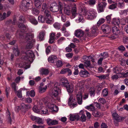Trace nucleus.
<instances>
[{
    "mask_svg": "<svg viewBox=\"0 0 128 128\" xmlns=\"http://www.w3.org/2000/svg\"><path fill=\"white\" fill-rule=\"evenodd\" d=\"M60 83L62 86L65 87L69 84L67 79L65 78H61L60 81Z\"/></svg>",
    "mask_w": 128,
    "mask_h": 128,
    "instance_id": "obj_15",
    "label": "nucleus"
},
{
    "mask_svg": "<svg viewBox=\"0 0 128 128\" xmlns=\"http://www.w3.org/2000/svg\"><path fill=\"white\" fill-rule=\"evenodd\" d=\"M96 89L93 87L91 88L89 90V93L90 96L92 97H94L95 95Z\"/></svg>",
    "mask_w": 128,
    "mask_h": 128,
    "instance_id": "obj_37",
    "label": "nucleus"
},
{
    "mask_svg": "<svg viewBox=\"0 0 128 128\" xmlns=\"http://www.w3.org/2000/svg\"><path fill=\"white\" fill-rule=\"evenodd\" d=\"M97 14L95 10H92L88 11L86 14V17L88 19L92 20L96 17Z\"/></svg>",
    "mask_w": 128,
    "mask_h": 128,
    "instance_id": "obj_5",
    "label": "nucleus"
},
{
    "mask_svg": "<svg viewBox=\"0 0 128 128\" xmlns=\"http://www.w3.org/2000/svg\"><path fill=\"white\" fill-rule=\"evenodd\" d=\"M7 119L8 120V121L10 122V123H11L12 122V121L11 119V118L10 116V113L9 111L8 110L7 112Z\"/></svg>",
    "mask_w": 128,
    "mask_h": 128,
    "instance_id": "obj_54",
    "label": "nucleus"
},
{
    "mask_svg": "<svg viewBox=\"0 0 128 128\" xmlns=\"http://www.w3.org/2000/svg\"><path fill=\"white\" fill-rule=\"evenodd\" d=\"M73 96L71 95L70 96V97L69 98L68 103L70 106H72L74 107L76 106V102L74 99H73Z\"/></svg>",
    "mask_w": 128,
    "mask_h": 128,
    "instance_id": "obj_8",
    "label": "nucleus"
},
{
    "mask_svg": "<svg viewBox=\"0 0 128 128\" xmlns=\"http://www.w3.org/2000/svg\"><path fill=\"white\" fill-rule=\"evenodd\" d=\"M76 98L78 100V103L79 104H81L82 103V93L80 92L76 95Z\"/></svg>",
    "mask_w": 128,
    "mask_h": 128,
    "instance_id": "obj_25",
    "label": "nucleus"
},
{
    "mask_svg": "<svg viewBox=\"0 0 128 128\" xmlns=\"http://www.w3.org/2000/svg\"><path fill=\"white\" fill-rule=\"evenodd\" d=\"M42 100L45 104H48V106L49 109L52 112H56L58 110V107L54 104L56 102L54 99L52 98L48 97L43 98Z\"/></svg>",
    "mask_w": 128,
    "mask_h": 128,
    "instance_id": "obj_3",
    "label": "nucleus"
},
{
    "mask_svg": "<svg viewBox=\"0 0 128 128\" xmlns=\"http://www.w3.org/2000/svg\"><path fill=\"white\" fill-rule=\"evenodd\" d=\"M102 56H103V59H104L107 58L108 56V53L106 52H104L101 54Z\"/></svg>",
    "mask_w": 128,
    "mask_h": 128,
    "instance_id": "obj_58",
    "label": "nucleus"
},
{
    "mask_svg": "<svg viewBox=\"0 0 128 128\" xmlns=\"http://www.w3.org/2000/svg\"><path fill=\"white\" fill-rule=\"evenodd\" d=\"M120 23L119 19L118 18H114L112 19V23L115 25H118Z\"/></svg>",
    "mask_w": 128,
    "mask_h": 128,
    "instance_id": "obj_35",
    "label": "nucleus"
},
{
    "mask_svg": "<svg viewBox=\"0 0 128 128\" xmlns=\"http://www.w3.org/2000/svg\"><path fill=\"white\" fill-rule=\"evenodd\" d=\"M11 13L10 11H8L6 13V14L4 12L3 13L2 15L0 14V21L5 19L6 18L9 16Z\"/></svg>",
    "mask_w": 128,
    "mask_h": 128,
    "instance_id": "obj_14",
    "label": "nucleus"
},
{
    "mask_svg": "<svg viewBox=\"0 0 128 128\" xmlns=\"http://www.w3.org/2000/svg\"><path fill=\"white\" fill-rule=\"evenodd\" d=\"M83 112V111H81L80 112V114H82L81 116V119L82 121L83 122L86 121V118L85 114H82Z\"/></svg>",
    "mask_w": 128,
    "mask_h": 128,
    "instance_id": "obj_40",
    "label": "nucleus"
},
{
    "mask_svg": "<svg viewBox=\"0 0 128 128\" xmlns=\"http://www.w3.org/2000/svg\"><path fill=\"white\" fill-rule=\"evenodd\" d=\"M38 20L39 22L43 23L45 21V18L44 17L41 15L38 17Z\"/></svg>",
    "mask_w": 128,
    "mask_h": 128,
    "instance_id": "obj_44",
    "label": "nucleus"
},
{
    "mask_svg": "<svg viewBox=\"0 0 128 128\" xmlns=\"http://www.w3.org/2000/svg\"><path fill=\"white\" fill-rule=\"evenodd\" d=\"M44 0H34V4L36 7L38 8H40Z\"/></svg>",
    "mask_w": 128,
    "mask_h": 128,
    "instance_id": "obj_24",
    "label": "nucleus"
},
{
    "mask_svg": "<svg viewBox=\"0 0 128 128\" xmlns=\"http://www.w3.org/2000/svg\"><path fill=\"white\" fill-rule=\"evenodd\" d=\"M108 90L107 88H105L104 89L102 93V94L104 97L106 96L108 94Z\"/></svg>",
    "mask_w": 128,
    "mask_h": 128,
    "instance_id": "obj_43",
    "label": "nucleus"
},
{
    "mask_svg": "<svg viewBox=\"0 0 128 128\" xmlns=\"http://www.w3.org/2000/svg\"><path fill=\"white\" fill-rule=\"evenodd\" d=\"M64 11L66 14L70 15L71 14L70 6L68 5H65L64 7Z\"/></svg>",
    "mask_w": 128,
    "mask_h": 128,
    "instance_id": "obj_13",
    "label": "nucleus"
},
{
    "mask_svg": "<svg viewBox=\"0 0 128 128\" xmlns=\"http://www.w3.org/2000/svg\"><path fill=\"white\" fill-rule=\"evenodd\" d=\"M46 23L48 24H52L54 22V20L51 16L46 17Z\"/></svg>",
    "mask_w": 128,
    "mask_h": 128,
    "instance_id": "obj_34",
    "label": "nucleus"
},
{
    "mask_svg": "<svg viewBox=\"0 0 128 128\" xmlns=\"http://www.w3.org/2000/svg\"><path fill=\"white\" fill-rule=\"evenodd\" d=\"M63 6L62 4L59 2L58 4H52L50 6V10L53 12H56L58 11L60 14H62V13Z\"/></svg>",
    "mask_w": 128,
    "mask_h": 128,
    "instance_id": "obj_4",
    "label": "nucleus"
},
{
    "mask_svg": "<svg viewBox=\"0 0 128 128\" xmlns=\"http://www.w3.org/2000/svg\"><path fill=\"white\" fill-rule=\"evenodd\" d=\"M54 27L56 29L59 30L60 28V25L59 23L56 22L53 24Z\"/></svg>",
    "mask_w": 128,
    "mask_h": 128,
    "instance_id": "obj_52",
    "label": "nucleus"
},
{
    "mask_svg": "<svg viewBox=\"0 0 128 128\" xmlns=\"http://www.w3.org/2000/svg\"><path fill=\"white\" fill-rule=\"evenodd\" d=\"M112 115L114 118L116 120H118L119 118V116L116 112H113Z\"/></svg>",
    "mask_w": 128,
    "mask_h": 128,
    "instance_id": "obj_49",
    "label": "nucleus"
},
{
    "mask_svg": "<svg viewBox=\"0 0 128 128\" xmlns=\"http://www.w3.org/2000/svg\"><path fill=\"white\" fill-rule=\"evenodd\" d=\"M95 117H98L100 116V113L97 111H95L92 114Z\"/></svg>",
    "mask_w": 128,
    "mask_h": 128,
    "instance_id": "obj_59",
    "label": "nucleus"
},
{
    "mask_svg": "<svg viewBox=\"0 0 128 128\" xmlns=\"http://www.w3.org/2000/svg\"><path fill=\"white\" fill-rule=\"evenodd\" d=\"M30 95L32 97H33L35 96V92L34 90H32L30 92L28 91L26 92V96Z\"/></svg>",
    "mask_w": 128,
    "mask_h": 128,
    "instance_id": "obj_42",
    "label": "nucleus"
},
{
    "mask_svg": "<svg viewBox=\"0 0 128 128\" xmlns=\"http://www.w3.org/2000/svg\"><path fill=\"white\" fill-rule=\"evenodd\" d=\"M74 85L73 83H70V84H68L66 88L67 91L69 93H72L74 91Z\"/></svg>",
    "mask_w": 128,
    "mask_h": 128,
    "instance_id": "obj_17",
    "label": "nucleus"
},
{
    "mask_svg": "<svg viewBox=\"0 0 128 128\" xmlns=\"http://www.w3.org/2000/svg\"><path fill=\"white\" fill-rule=\"evenodd\" d=\"M55 34L52 33L50 34V38L49 40V42L51 44L52 43L54 42V39Z\"/></svg>",
    "mask_w": 128,
    "mask_h": 128,
    "instance_id": "obj_38",
    "label": "nucleus"
},
{
    "mask_svg": "<svg viewBox=\"0 0 128 128\" xmlns=\"http://www.w3.org/2000/svg\"><path fill=\"white\" fill-rule=\"evenodd\" d=\"M32 13L36 15H38L40 12V11L38 9L35 8L32 9Z\"/></svg>",
    "mask_w": 128,
    "mask_h": 128,
    "instance_id": "obj_46",
    "label": "nucleus"
},
{
    "mask_svg": "<svg viewBox=\"0 0 128 128\" xmlns=\"http://www.w3.org/2000/svg\"><path fill=\"white\" fill-rule=\"evenodd\" d=\"M13 52L16 56H18L19 54V52L18 49L17 48L14 49V50Z\"/></svg>",
    "mask_w": 128,
    "mask_h": 128,
    "instance_id": "obj_62",
    "label": "nucleus"
},
{
    "mask_svg": "<svg viewBox=\"0 0 128 128\" xmlns=\"http://www.w3.org/2000/svg\"><path fill=\"white\" fill-rule=\"evenodd\" d=\"M116 2L118 6L120 8H122L124 6V4L123 0H116Z\"/></svg>",
    "mask_w": 128,
    "mask_h": 128,
    "instance_id": "obj_26",
    "label": "nucleus"
},
{
    "mask_svg": "<svg viewBox=\"0 0 128 128\" xmlns=\"http://www.w3.org/2000/svg\"><path fill=\"white\" fill-rule=\"evenodd\" d=\"M20 107L22 110L23 111H24V112L31 108L29 104H25L24 103H22Z\"/></svg>",
    "mask_w": 128,
    "mask_h": 128,
    "instance_id": "obj_23",
    "label": "nucleus"
},
{
    "mask_svg": "<svg viewBox=\"0 0 128 128\" xmlns=\"http://www.w3.org/2000/svg\"><path fill=\"white\" fill-rule=\"evenodd\" d=\"M47 122L49 126L54 125L58 124V122L56 120H52L50 118L47 119Z\"/></svg>",
    "mask_w": 128,
    "mask_h": 128,
    "instance_id": "obj_18",
    "label": "nucleus"
},
{
    "mask_svg": "<svg viewBox=\"0 0 128 128\" xmlns=\"http://www.w3.org/2000/svg\"><path fill=\"white\" fill-rule=\"evenodd\" d=\"M79 74L81 76L83 77H87L90 75L89 73L85 70H81L79 73Z\"/></svg>",
    "mask_w": 128,
    "mask_h": 128,
    "instance_id": "obj_16",
    "label": "nucleus"
},
{
    "mask_svg": "<svg viewBox=\"0 0 128 128\" xmlns=\"http://www.w3.org/2000/svg\"><path fill=\"white\" fill-rule=\"evenodd\" d=\"M57 59V57L56 56L52 55L50 56L48 58V61L50 62L54 63Z\"/></svg>",
    "mask_w": 128,
    "mask_h": 128,
    "instance_id": "obj_30",
    "label": "nucleus"
},
{
    "mask_svg": "<svg viewBox=\"0 0 128 128\" xmlns=\"http://www.w3.org/2000/svg\"><path fill=\"white\" fill-rule=\"evenodd\" d=\"M98 102L102 104H104L106 102L105 100L103 98H100L98 100Z\"/></svg>",
    "mask_w": 128,
    "mask_h": 128,
    "instance_id": "obj_63",
    "label": "nucleus"
},
{
    "mask_svg": "<svg viewBox=\"0 0 128 128\" xmlns=\"http://www.w3.org/2000/svg\"><path fill=\"white\" fill-rule=\"evenodd\" d=\"M97 29V27L96 25H94L90 29L91 30V33L93 35L92 36H93V34H95L96 32V31Z\"/></svg>",
    "mask_w": 128,
    "mask_h": 128,
    "instance_id": "obj_39",
    "label": "nucleus"
},
{
    "mask_svg": "<svg viewBox=\"0 0 128 128\" xmlns=\"http://www.w3.org/2000/svg\"><path fill=\"white\" fill-rule=\"evenodd\" d=\"M112 31L114 35L119 36L120 33L119 29L116 26H114L112 28Z\"/></svg>",
    "mask_w": 128,
    "mask_h": 128,
    "instance_id": "obj_27",
    "label": "nucleus"
},
{
    "mask_svg": "<svg viewBox=\"0 0 128 128\" xmlns=\"http://www.w3.org/2000/svg\"><path fill=\"white\" fill-rule=\"evenodd\" d=\"M26 56L24 58L27 61L30 62L32 60L34 55L33 52L30 50L27 51L26 52Z\"/></svg>",
    "mask_w": 128,
    "mask_h": 128,
    "instance_id": "obj_6",
    "label": "nucleus"
},
{
    "mask_svg": "<svg viewBox=\"0 0 128 128\" xmlns=\"http://www.w3.org/2000/svg\"><path fill=\"white\" fill-rule=\"evenodd\" d=\"M70 119V120L74 121L76 119H78L79 118V116L77 114H70L69 116Z\"/></svg>",
    "mask_w": 128,
    "mask_h": 128,
    "instance_id": "obj_29",
    "label": "nucleus"
},
{
    "mask_svg": "<svg viewBox=\"0 0 128 128\" xmlns=\"http://www.w3.org/2000/svg\"><path fill=\"white\" fill-rule=\"evenodd\" d=\"M96 2L95 0H90L87 3L90 6H92L94 5Z\"/></svg>",
    "mask_w": 128,
    "mask_h": 128,
    "instance_id": "obj_50",
    "label": "nucleus"
},
{
    "mask_svg": "<svg viewBox=\"0 0 128 128\" xmlns=\"http://www.w3.org/2000/svg\"><path fill=\"white\" fill-rule=\"evenodd\" d=\"M42 100L45 104H48V106L49 109L52 112H56L58 110V107L54 104L56 102L54 99L52 98L48 97L43 98Z\"/></svg>",
    "mask_w": 128,
    "mask_h": 128,
    "instance_id": "obj_2",
    "label": "nucleus"
},
{
    "mask_svg": "<svg viewBox=\"0 0 128 128\" xmlns=\"http://www.w3.org/2000/svg\"><path fill=\"white\" fill-rule=\"evenodd\" d=\"M84 84V83L83 81H81L80 82H78V83L76 84V88H78L82 86Z\"/></svg>",
    "mask_w": 128,
    "mask_h": 128,
    "instance_id": "obj_47",
    "label": "nucleus"
},
{
    "mask_svg": "<svg viewBox=\"0 0 128 128\" xmlns=\"http://www.w3.org/2000/svg\"><path fill=\"white\" fill-rule=\"evenodd\" d=\"M44 14L46 17L51 16L50 12L47 10H45L44 12Z\"/></svg>",
    "mask_w": 128,
    "mask_h": 128,
    "instance_id": "obj_61",
    "label": "nucleus"
},
{
    "mask_svg": "<svg viewBox=\"0 0 128 128\" xmlns=\"http://www.w3.org/2000/svg\"><path fill=\"white\" fill-rule=\"evenodd\" d=\"M84 12L82 11L81 14L78 13L75 16L76 17V20L77 22H82L84 20V18L83 16L82 15V14L84 15L83 14Z\"/></svg>",
    "mask_w": 128,
    "mask_h": 128,
    "instance_id": "obj_10",
    "label": "nucleus"
},
{
    "mask_svg": "<svg viewBox=\"0 0 128 128\" xmlns=\"http://www.w3.org/2000/svg\"><path fill=\"white\" fill-rule=\"evenodd\" d=\"M105 20L104 18H100L97 24H99V25L105 22Z\"/></svg>",
    "mask_w": 128,
    "mask_h": 128,
    "instance_id": "obj_56",
    "label": "nucleus"
},
{
    "mask_svg": "<svg viewBox=\"0 0 128 128\" xmlns=\"http://www.w3.org/2000/svg\"><path fill=\"white\" fill-rule=\"evenodd\" d=\"M85 108L89 110L93 111L95 110V108L94 107L92 104H90L89 106H87L85 107Z\"/></svg>",
    "mask_w": 128,
    "mask_h": 128,
    "instance_id": "obj_41",
    "label": "nucleus"
},
{
    "mask_svg": "<svg viewBox=\"0 0 128 128\" xmlns=\"http://www.w3.org/2000/svg\"><path fill=\"white\" fill-rule=\"evenodd\" d=\"M39 71L40 74L42 75L46 76L49 73V71L48 69L43 68L40 69Z\"/></svg>",
    "mask_w": 128,
    "mask_h": 128,
    "instance_id": "obj_20",
    "label": "nucleus"
},
{
    "mask_svg": "<svg viewBox=\"0 0 128 128\" xmlns=\"http://www.w3.org/2000/svg\"><path fill=\"white\" fill-rule=\"evenodd\" d=\"M101 28L103 31L106 34L109 33L110 32L111 28L107 24L103 25L102 26Z\"/></svg>",
    "mask_w": 128,
    "mask_h": 128,
    "instance_id": "obj_11",
    "label": "nucleus"
},
{
    "mask_svg": "<svg viewBox=\"0 0 128 128\" xmlns=\"http://www.w3.org/2000/svg\"><path fill=\"white\" fill-rule=\"evenodd\" d=\"M61 93V90L57 86L56 84H54V87L52 90V94L54 97L57 96L60 94Z\"/></svg>",
    "mask_w": 128,
    "mask_h": 128,
    "instance_id": "obj_7",
    "label": "nucleus"
},
{
    "mask_svg": "<svg viewBox=\"0 0 128 128\" xmlns=\"http://www.w3.org/2000/svg\"><path fill=\"white\" fill-rule=\"evenodd\" d=\"M124 70V69L122 67H116L114 68L113 70L114 72L115 73L117 74H120L122 71Z\"/></svg>",
    "mask_w": 128,
    "mask_h": 128,
    "instance_id": "obj_33",
    "label": "nucleus"
},
{
    "mask_svg": "<svg viewBox=\"0 0 128 128\" xmlns=\"http://www.w3.org/2000/svg\"><path fill=\"white\" fill-rule=\"evenodd\" d=\"M28 18L30 22L33 24L36 25L38 24V22L35 18L33 16H28Z\"/></svg>",
    "mask_w": 128,
    "mask_h": 128,
    "instance_id": "obj_21",
    "label": "nucleus"
},
{
    "mask_svg": "<svg viewBox=\"0 0 128 128\" xmlns=\"http://www.w3.org/2000/svg\"><path fill=\"white\" fill-rule=\"evenodd\" d=\"M31 1L29 0H23L22 2V5L23 8H26L30 6Z\"/></svg>",
    "mask_w": 128,
    "mask_h": 128,
    "instance_id": "obj_22",
    "label": "nucleus"
},
{
    "mask_svg": "<svg viewBox=\"0 0 128 128\" xmlns=\"http://www.w3.org/2000/svg\"><path fill=\"white\" fill-rule=\"evenodd\" d=\"M36 122L38 124H42L43 123V121L42 120V119L38 117L37 118Z\"/></svg>",
    "mask_w": 128,
    "mask_h": 128,
    "instance_id": "obj_51",
    "label": "nucleus"
},
{
    "mask_svg": "<svg viewBox=\"0 0 128 128\" xmlns=\"http://www.w3.org/2000/svg\"><path fill=\"white\" fill-rule=\"evenodd\" d=\"M56 65L57 67H60L62 66V62L60 60H58L56 62Z\"/></svg>",
    "mask_w": 128,
    "mask_h": 128,
    "instance_id": "obj_55",
    "label": "nucleus"
},
{
    "mask_svg": "<svg viewBox=\"0 0 128 128\" xmlns=\"http://www.w3.org/2000/svg\"><path fill=\"white\" fill-rule=\"evenodd\" d=\"M106 4L104 2H99L97 6V10L98 12H101L104 11V8L106 5Z\"/></svg>",
    "mask_w": 128,
    "mask_h": 128,
    "instance_id": "obj_9",
    "label": "nucleus"
},
{
    "mask_svg": "<svg viewBox=\"0 0 128 128\" xmlns=\"http://www.w3.org/2000/svg\"><path fill=\"white\" fill-rule=\"evenodd\" d=\"M43 106L42 104H39L38 106H34L32 108L33 111L39 114L40 113V110L42 108Z\"/></svg>",
    "mask_w": 128,
    "mask_h": 128,
    "instance_id": "obj_12",
    "label": "nucleus"
},
{
    "mask_svg": "<svg viewBox=\"0 0 128 128\" xmlns=\"http://www.w3.org/2000/svg\"><path fill=\"white\" fill-rule=\"evenodd\" d=\"M25 101L26 102L30 103L32 102V99L28 97L25 99Z\"/></svg>",
    "mask_w": 128,
    "mask_h": 128,
    "instance_id": "obj_64",
    "label": "nucleus"
},
{
    "mask_svg": "<svg viewBox=\"0 0 128 128\" xmlns=\"http://www.w3.org/2000/svg\"><path fill=\"white\" fill-rule=\"evenodd\" d=\"M19 20L21 23H19L18 24V27L21 29L26 30L23 33V35L27 40V44L26 46V48L31 49L33 47L34 43V40L32 39V36L31 35L30 31L28 30V28L22 24V23L26 22L24 17L22 16H20L19 18Z\"/></svg>",
    "mask_w": 128,
    "mask_h": 128,
    "instance_id": "obj_1",
    "label": "nucleus"
},
{
    "mask_svg": "<svg viewBox=\"0 0 128 128\" xmlns=\"http://www.w3.org/2000/svg\"><path fill=\"white\" fill-rule=\"evenodd\" d=\"M97 77L101 79H107L108 78V75H100L98 76Z\"/></svg>",
    "mask_w": 128,
    "mask_h": 128,
    "instance_id": "obj_57",
    "label": "nucleus"
},
{
    "mask_svg": "<svg viewBox=\"0 0 128 128\" xmlns=\"http://www.w3.org/2000/svg\"><path fill=\"white\" fill-rule=\"evenodd\" d=\"M20 68H24L26 69H27L30 67L29 64L28 63L24 62L22 64H20L19 66Z\"/></svg>",
    "mask_w": 128,
    "mask_h": 128,
    "instance_id": "obj_36",
    "label": "nucleus"
},
{
    "mask_svg": "<svg viewBox=\"0 0 128 128\" xmlns=\"http://www.w3.org/2000/svg\"><path fill=\"white\" fill-rule=\"evenodd\" d=\"M121 73L120 74V77L122 78H126L128 77V70H123Z\"/></svg>",
    "mask_w": 128,
    "mask_h": 128,
    "instance_id": "obj_32",
    "label": "nucleus"
},
{
    "mask_svg": "<svg viewBox=\"0 0 128 128\" xmlns=\"http://www.w3.org/2000/svg\"><path fill=\"white\" fill-rule=\"evenodd\" d=\"M39 114L48 115L49 114V113L48 110L46 109L45 108L43 110H40Z\"/></svg>",
    "mask_w": 128,
    "mask_h": 128,
    "instance_id": "obj_45",
    "label": "nucleus"
},
{
    "mask_svg": "<svg viewBox=\"0 0 128 128\" xmlns=\"http://www.w3.org/2000/svg\"><path fill=\"white\" fill-rule=\"evenodd\" d=\"M112 16V14H110L108 15L106 17V20L108 23H110L111 17Z\"/></svg>",
    "mask_w": 128,
    "mask_h": 128,
    "instance_id": "obj_53",
    "label": "nucleus"
},
{
    "mask_svg": "<svg viewBox=\"0 0 128 128\" xmlns=\"http://www.w3.org/2000/svg\"><path fill=\"white\" fill-rule=\"evenodd\" d=\"M12 88L14 89V91L16 92L17 89V87L16 86V84L14 82H13L11 84Z\"/></svg>",
    "mask_w": 128,
    "mask_h": 128,
    "instance_id": "obj_60",
    "label": "nucleus"
},
{
    "mask_svg": "<svg viewBox=\"0 0 128 128\" xmlns=\"http://www.w3.org/2000/svg\"><path fill=\"white\" fill-rule=\"evenodd\" d=\"M76 12V5H75L72 8V9L71 13H72V16L73 18H75L76 15L78 14Z\"/></svg>",
    "mask_w": 128,
    "mask_h": 128,
    "instance_id": "obj_31",
    "label": "nucleus"
},
{
    "mask_svg": "<svg viewBox=\"0 0 128 128\" xmlns=\"http://www.w3.org/2000/svg\"><path fill=\"white\" fill-rule=\"evenodd\" d=\"M45 34V32L44 31H42L40 33L39 35L38 36V40L40 41L44 40Z\"/></svg>",
    "mask_w": 128,
    "mask_h": 128,
    "instance_id": "obj_28",
    "label": "nucleus"
},
{
    "mask_svg": "<svg viewBox=\"0 0 128 128\" xmlns=\"http://www.w3.org/2000/svg\"><path fill=\"white\" fill-rule=\"evenodd\" d=\"M75 36L78 37H81L83 36L84 32L81 30L78 29L76 30L74 32Z\"/></svg>",
    "mask_w": 128,
    "mask_h": 128,
    "instance_id": "obj_19",
    "label": "nucleus"
},
{
    "mask_svg": "<svg viewBox=\"0 0 128 128\" xmlns=\"http://www.w3.org/2000/svg\"><path fill=\"white\" fill-rule=\"evenodd\" d=\"M47 88L46 86L44 88H42L40 86L39 87V92L40 93H42L46 91Z\"/></svg>",
    "mask_w": 128,
    "mask_h": 128,
    "instance_id": "obj_48",
    "label": "nucleus"
}]
</instances>
